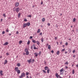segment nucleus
<instances>
[{"mask_svg":"<svg viewBox=\"0 0 78 78\" xmlns=\"http://www.w3.org/2000/svg\"><path fill=\"white\" fill-rule=\"evenodd\" d=\"M25 76V73H22L21 75L19 76L20 78H22V77H24Z\"/></svg>","mask_w":78,"mask_h":78,"instance_id":"f257e3e1","label":"nucleus"},{"mask_svg":"<svg viewBox=\"0 0 78 78\" xmlns=\"http://www.w3.org/2000/svg\"><path fill=\"white\" fill-rule=\"evenodd\" d=\"M25 52H26V54L27 55H29V51H28V49L26 48L25 49Z\"/></svg>","mask_w":78,"mask_h":78,"instance_id":"f03ea898","label":"nucleus"},{"mask_svg":"<svg viewBox=\"0 0 78 78\" xmlns=\"http://www.w3.org/2000/svg\"><path fill=\"white\" fill-rule=\"evenodd\" d=\"M20 10V9L19 8H17L16 9V11L17 12H19V11Z\"/></svg>","mask_w":78,"mask_h":78,"instance_id":"7ed1b4c3","label":"nucleus"},{"mask_svg":"<svg viewBox=\"0 0 78 78\" xmlns=\"http://www.w3.org/2000/svg\"><path fill=\"white\" fill-rule=\"evenodd\" d=\"M19 3L16 2L15 4V6L16 7H17V6H19Z\"/></svg>","mask_w":78,"mask_h":78,"instance_id":"20e7f679","label":"nucleus"},{"mask_svg":"<svg viewBox=\"0 0 78 78\" xmlns=\"http://www.w3.org/2000/svg\"><path fill=\"white\" fill-rule=\"evenodd\" d=\"M15 70L16 71V72H17L19 70V68H18V67H15Z\"/></svg>","mask_w":78,"mask_h":78,"instance_id":"39448f33","label":"nucleus"},{"mask_svg":"<svg viewBox=\"0 0 78 78\" xmlns=\"http://www.w3.org/2000/svg\"><path fill=\"white\" fill-rule=\"evenodd\" d=\"M27 25V23L24 24L23 25V28H25V27H26Z\"/></svg>","mask_w":78,"mask_h":78,"instance_id":"423d86ee","label":"nucleus"},{"mask_svg":"<svg viewBox=\"0 0 78 78\" xmlns=\"http://www.w3.org/2000/svg\"><path fill=\"white\" fill-rule=\"evenodd\" d=\"M3 73V71H0V74H1V75L2 76V75H3V74L2 73Z\"/></svg>","mask_w":78,"mask_h":78,"instance_id":"0eeeda50","label":"nucleus"},{"mask_svg":"<svg viewBox=\"0 0 78 78\" xmlns=\"http://www.w3.org/2000/svg\"><path fill=\"white\" fill-rule=\"evenodd\" d=\"M32 42L33 43H34V44H36V41L32 39Z\"/></svg>","mask_w":78,"mask_h":78,"instance_id":"6e6552de","label":"nucleus"},{"mask_svg":"<svg viewBox=\"0 0 78 78\" xmlns=\"http://www.w3.org/2000/svg\"><path fill=\"white\" fill-rule=\"evenodd\" d=\"M27 61L29 62V63H31V59H30V60H28Z\"/></svg>","mask_w":78,"mask_h":78,"instance_id":"1a4fd4ad","label":"nucleus"},{"mask_svg":"<svg viewBox=\"0 0 78 78\" xmlns=\"http://www.w3.org/2000/svg\"><path fill=\"white\" fill-rule=\"evenodd\" d=\"M55 76L56 77H57V78H59V75H58V73H56V74H55Z\"/></svg>","mask_w":78,"mask_h":78,"instance_id":"9d476101","label":"nucleus"},{"mask_svg":"<svg viewBox=\"0 0 78 78\" xmlns=\"http://www.w3.org/2000/svg\"><path fill=\"white\" fill-rule=\"evenodd\" d=\"M9 44L8 42H6V43H5L4 44V45H8Z\"/></svg>","mask_w":78,"mask_h":78,"instance_id":"9b49d317","label":"nucleus"},{"mask_svg":"<svg viewBox=\"0 0 78 78\" xmlns=\"http://www.w3.org/2000/svg\"><path fill=\"white\" fill-rule=\"evenodd\" d=\"M8 63V61L7 60H6L5 61V62H4V64H7Z\"/></svg>","mask_w":78,"mask_h":78,"instance_id":"f8f14e48","label":"nucleus"},{"mask_svg":"<svg viewBox=\"0 0 78 78\" xmlns=\"http://www.w3.org/2000/svg\"><path fill=\"white\" fill-rule=\"evenodd\" d=\"M37 44V45H40V43H39V41H37L36 42Z\"/></svg>","mask_w":78,"mask_h":78,"instance_id":"ddd939ff","label":"nucleus"},{"mask_svg":"<svg viewBox=\"0 0 78 78\" xmlns=\"http://www.w3.org/2000/svg\"><path fill=\"white\" fill-rule=\"evenodd\" d=\"M16 72H17V73L19 74V73H20V71L19 70H18Z\"/></svg>","mask_w":78,"mask_h":78,"instance_id":"4468645a","label":"nucleus"},{"mask_svg":"<svg viewBox=\"0 0 78 78\" xmlns=\"http://www.w3.org/2000/svg\"><path fill=\"white\" fill-rule=\"evenodd\" d=\"M44 69L45 70H47V69H48V67L45 66L44 67Z\"/></svg>","mask_w":78,"mask_h":78,"instance_id":"2eb2a0df","label":"nucleus"},{"mask_svg":"<svg viewBox=\"0 0 78 78\" xmlns=\"http://www.w3.org/2000/svg\"><path fill=\"white\" fill-rule=\"evenodd\" d=\"M27 24V26H29L30 25V22H28Z\"/></svg>","mask_w":78,"mask_h":78,"instance_id":"dca6fc26","label":"nucleus"},{"mask_svg":"<svg viewBox=\"0 0 78 78\" xmlns=\"http://www.w3.org/2000/svg\"><path fill=\"white\" fill-rule=\"evenodd\" d=\"M30 44V41L29 40H28L27 42V44L28 45H29Z\"/></svg>","mask_w":78,"mask_h":78,"instance_id":"f3484780","label":"nucleus"},{"mask_svg":"<svg viewBox=\"0 0 78 78\" xmlns=\"http://www.w3.org/2000/svg\"><path fill=\"white\" fill-rule=\"evenodd\" d=\"M48 49H49V50H50V49L51 48V47L50 45H49L48 46Z\"/></svg>","mask_w":78,"mask_h":78,"instance_id":"a211bd4d","label":"nucleus"},{"mask_svg":"<svg viewBox=\"0 0 78 78\" xmlns=\"http://www.w3.org/2000/svg\"><path fill=\"white\" fill-rule=\"evenodd\" d=\"M56 53H57V55H59V51H57Z\"/></svg>","mask_w":78,"mask_h":78,"instance_id":"6ab92c4d","label":"nucleus"},{"mask_svg":"<svg viewBox=\"0 0 78 78\" xmlns=\"http://www.w3.org/2000/svg\"><path fill=\"white\" fill-rule=\"evenodd\" d=\"M18 18H20V13L19 14H18Z\"/></svg>","mask_w":78,"mask_h":78,"instance_id":"aec40b11","label":"nucleus"},{"mask_svg":"<svg viewBox=\"0 0 78 78\" xmlns=\"http://www.w3.org/2000/svg\"><path fill=\"white\" fill-rule=\"evenodd\" d=\"M40 29H38V30L37 31V33H40Z\"/></svg>","mask_w":78,"mask_h":78,"instance_id":"412c9836","label":"nucleus"},{"mask_svg":"<svg viewBox=\"0 0 78 78\" xmlns=\"http://www.w3.org/2000/svg\"><path fill=\"white\" fill-rule=\"evenodd\" d=\"M50 72V69H48L47 70V72L48 73H49V72Z\"/></svg>","mask_w":78,"mask_h":78,"instance_id":"4be33fe9","label":"nucleus"},{"mask_svg":"<svg viewBox=\"0 0 78 78\" xmlns=\"http://www.w3.org/2000/svg\"><path fill=\"white\" fill-rule=\"evenodd\" d=\"M34 55L36 56V57H37V54L36 53H34Z\"/></svg>","mask_w":78,"mask_h":78,"instance_id":"5701e85b","label":"nucleus"},{"mask_svg":"<svg viewBox=\"0 0 78 78\" xmlns=\"http://www.w3.org/2000/svg\"><path fill=\"white\" fill-rule=\"evenodd\" d=\"M62 71H63V68L62 69L60 70V72H62Z\"/></svg>","mask_w":78,"mask_h":78,"instance_id":"b1692460","label":"nucleus"},{"mask_svg":"<svg viewBox=\"0 0 78 78\" xmlns=\"http://www.w3.org/2000/svg\"><path fill=\"white\" fill-rule=\"evenodd\" d=\"M17 66L18 67H20V63H19L17 65Z\"/></svg>","mask_w":78,"mask_h":78,"instance_id":"393cba45","label":"nucleus"},{"mask_svg":"<svg viewBox=\"0 0 78 78\" xmlns=\"http://www.w3.org/2000/svg\"><path fill=\"white\" fill-rule=\"evenodd\" d=\"M43 73H46V71H45L44 70H43Z\"/></svg>","mask_w":78,"mask_h":78,"instance_id":"a878e982","label":"nucleus"},{"mask_svg":"<svg viewBox=\"0 0 78 78\" xmlns=\"http://www.w3.org/2000/svg\"><path fill=\"white\" fill-rule=\"evenodd\" d=\"M42 22H44V21H45V18H43L42 19Z\"/></svg>","mask_w":78,"mask_h":78,"instance_id":"bb28decb","label":"nucleus"},{"mask_svg":"<svg viewBox=\"0 0 78 78\" xmlns=\"http://www.w3.org/2000/svg\"><path fill=\"white\" fill-rule=\"evenodd\" d=\"M22 41H19L20 44H22Z\"/></svg>","mask_w":78,"mask_h":78,"instance_id":"cd10ccee","label":"nucleus"},{"mask_svg":"<svg viewBox=\"0 0 78 78\" xmlns=\"http://www.w3.org/2000/svg\"><path fill=\"white\" fill-rule=\"evenodd\" d=\"M65 64H66L67 65H68V64H69V63H68V62H67L65 63Z\"/></svg>","mask_w":78,"mask_h":78,"instance_id":"c85d7f7f","label":"nucleus"},{"mask_svg":"<svg viewBox=\"0 0 78 78\" xmlns=\"http://www.w3.org/2000/svg\"><path fill=\"white\" fill-rule=\"evenodd\" d=\"M73 22H75V20H76V19L75 18H74L73 19Z\"/></svg>","mask_w":78,"mask_h":78,"instance_id":"c756f323","label":"nucleus"},{"mask_svg":"<svg viewBox=\"0 0 78 78\" xmlns=\"http://www.w3.org/2000/svg\"><path fill=\"white\" fill-rule=\"evenodd\" d=\"M13 11H16V8H13Z\"/></svg>","mask_w":78,"mask_h":78,"instance_id":"7c9ffc66","label":"nucleus"},{"mask_svg":"<svg viewBox=\"0 0 78 78\" xmlns=\"http://www.w3.org/2000/svg\"><path fill=\"white\" fill-rule=\"evenodd\" d=\"M29 74V73L28 72H27L26 73V75H27H27H28Z\"/></svg>","mask_w":78,"mask_h":78,"instance_id":"2f4dec72","label":"nucleus"},{"mask_svg":"<svg viewBox=\"0 0 78 78\" xmlns=\"http://www.w3.org/2000/svg\"><path fill=\"white\" fill-rule=\"evenodd\" d=\"M27 17H30V18H31V15H28V16H27Z\"/></svg>","mask_w":78,"mask_h":78,"instance_id":"473e14b6","label":"nucleus"},{"mask_svg":"<svg viewBox=\"0 0 78 78\" xmlns=\"http://www.w3.org/2000/svg\"><path fill=\"white\" fill-rule=\"evenodd\" d=\"M3 16L4 17H6V15L5 14H3Z\"/></svg>","mask_w":78,"mask_h":78,"instance_id":"72a5a7b5","label":"nucleus"},{"mask_svg":"<svg viewBox=\"0 0 78 78\" xmlns=\"http://www.w3.org/2000/svg\"><path fill=\"white\" fill-rule=\"evenodd\" d=\"M24 20L25 22H27V19H24Z\"/></svg>","mask_w":78,"mask_h":78,"instance_id":"f704fd0d","label":"nucleus"},{"mask_svg":"<svg viewBox=\"0 0 78 78\" xmlns=\"http://www.w3.org/2000/svg\"><path fill=\"white\" fill-rule=\"evenodd\" d=\"M34 50H37V48H36V47H34Z\"/></svg>","mask_w":78,"mask_h":78,"instance_id":"c9c22d12","label":"nucleus"},{"mask_svg":"<svg viewBox=\"0 0 78 78\" xmlns=\"http://www.w3.org/2000/svg\"><path fill=\"white\" fill-rule=\"evenodd\" d=\"M5 31H3L2 32V34H5Z\"/></svg>","mask_w":78,"mask_h":78,"instance_id":"e433bc0d","label":"nucleus"},{"mask_svg":"<svg viewBox=\"0 0 78 78\" xmlns=\"http://www.w3.org/2000/svg\"><path fill=\"white\" fill-rule=\"evenodd\" d=\"M42 32L40 33L39 34V35H40V36L42 35Z\"/></svg>","mask_w":78,"mask_h":78,"instance_id":"4c0bfd02","label":"nucleus"},{"mask_svg":"<svg viewBox=\"0 0 78 78\" xmlns=\"http://www.w3.org/2000/svg\"><path fill=\"white\" fill-rule=\"evenodd\" d=\"M32 47H33L34 48V47H35V44H33V45H32Z\"/></svg>","mask_w":78,"mask_h":78,"instance_id":"58836bf2","label":"nucleus"},{"mask_svg":"<svg viewBox=\"0 0 78 78\" xmlns=\"http://www.w3.org/2000/svg\"><path fill=\"white\" fill-rule=\"evenodd\" d=\"M51 52L52 53H54V51H53V50H52Z\"/></svg>","mask_w":78,"mask_h":78,"instance_id":"ea45409f","label":"nucleus"},{"mask_svg":"<svg viewBox=\"0 0 78 78\" xmlns=\"http://www.w3.org/2000/svg\"><path fill=\"white\" fill-rule=\"evenodd\" d=\"M32 38H33V37H32V36H30V39H32Z\"/></svg>","mask_w":78,"mask_h":78,"instance_id":"a19ab883","label":"nucleus"},{"mask_svg":"<svg viewBox=\"0 0 78 78\" xmlns=\"http://www.w3.org/2000/svg\"><path fill=\"white\" fill-rule=\"evenodd\" d=\"M6 32H9V30H8V29H7L6 30Z\"/></svg>","mask_w":78,"mask_h":78,"instance_id":"79ce46f5","label":"nucleus"},{"mask_svg":"<svg viewBox=\"0 0 78 78\" xmlns=\"http://www.w3.org/2000/svg\"><path fill=\"white\" fill-rule=\"evenodd\" d=\"M75 50H74L73 51V53H75Z\"/></svg>","mask_w":78,"mask_h":78,"instance_id":"37998d69","label":"nucleus"},{"mask_svg":"<svg viewBox=\"0 0 78 78\" xmlns=\"http://www.w3.org/2000/svg\"><path fill=\"white\" fill-rule=\"evenodd\" d=\"M66 50V49H62V51H64L65 50Z\"/></svg>","mask_w":78,"mask_h":78,"instance_id":"c03bdc74","label":"nucleus"},{"mask_svg":"<svg viewBox=\"0 0 78 78\" xmlns=\"http://www.w3.org/2000/svg\"><path fill=\"white\" fill-rule=\"evenodd\" d=\"M58 38L57 37H55V39L56 40Z\"/></svg>","mask_w":78,"mask_h":78,"instance_id":"a18cd8bd","label":"nucleus"},{"mask_svg":"<svg viewBox=\"0 0 78 78\" xmlns=\"http://www.w3.org/2000/svg\"><path fill=\"white\" fill-rule=\"evenodd\" d=\"M43 41H44V39H41V42H43Z\"/></svg>","mask_w":78,"mask_h":78,"instance_id":"49530a36","label":"nucleus"},{"mask_svg":"<svg viewBox=\"0 0 78 78\" xmlns=\"http://www.w3.org/2000/svg\"><path fill=\"white\" fill-rule=\"evenodd\" d=\"M74 70L73 69V74H74Z\"/></svg>","mask_w":78,"mask_h":78,"instance_id":"de8ad7c7","label":"nucleus"},{"mask_svg":"<svg viewBox=\"0 0 78 78\" xmlns=\"http://www.w3.org/2000/svg\"><path fill=\"white\" fill-rule=\"evenodd\" d=\"M34 61V59H33V61H32V63H33V62Z\"/></svg>","mask_w":78,"mask_h":78,"instance_id":"09e8293b","label":"nucleus"},{"mask_svg":"<svg viewBox=\"0 0 78 78\" xmlns=\"http://www.w3.org/2000/svg\"><path fill=\"white\" fill-rule=\"evenodd\" d=\"M60 74L61 75H63V73H61V72L60 73Z\"/></svg>","mask_w":78,"mask_h":78,"instance_id":"8fccbe9b","label":"nucleus"},{"mask_svg":"<svg viewBox=\"0 0 78 78\" xmlns=\"http://www.w3.org/2000/svg\"><path fill=\"white\" fill-rule=\"evenodd\" d=\"M48 26H50V24L49 23H48Z\"/></svg>","mask_w":78,"mask_h":78,"instance_id":"3c124183","label":"nucleus"},{"mask_svg":"<svg viewBox=\"0 0 78 78\" xmlns=\"http://www.w3.org/2000/svg\"><path fill=\"white\" fill-rule=\"evenodd\" d=\"M65 45H68V43H67V42L66 43Z\"/></svg>","mask_w":78,"mask_h":78,"instance_id":"603ef678","label":"nucleus"},{"mask_svg":"<svg viewBox=\"0 0 78 78\" xmlns=\"http://www.w3.org/2000/svg\"><path fill=\"white\" fill-rule=\"evenodd\" d=\"M16 34H19V32L18 31H17Z\"/></svg>","mask_w":78,"mask_h":78,"instance_id":"864d4df0","label":"nucleus"},{"mask_svg":"<svg viewBox=\"0 0 78 78\" xmlns=\"http://www.w3.org/2000/svg\"><path fill=\"white\" fill-rule=\"evenodd\" d=\"M65 54H67V51H66L65 52Z\"/></svg>","mask_w":78,"mask_h":78,"instance_id":"5fc2aeb1","label":"nucleus"},{"mask_svg":"<svg viewBox=\"0 0 78 78\" xmlns=\"http://www.w3.org/2000/svg\"><path fill=\"white\" fill-rule=\"evenodd\" d=\"M58 76H59V78H62V77H61V76H59V75H58Z\"/></svg>","mask_w":78,"mask_h":78,"instance_id":"6e6d98bb","label":"nucleus"},{"mask_svg":"<svg viewBox=\"0 0 78 78\" xmlns=\"http://www.w3.org/2000/svg\"><path fill=\"white\" fill-rule=\"evenodd\" d=\"M6 55H9V53H6Z\"/></svg>","mask_w":78,"mask_h":78,"instance_id":"4d7b16f0","label":"nucleus"},{"mask_svg":"<svg viewBox=\"0 0 78 78\" xmlns=\"http://www.w3.org/2000/svg\"><path fill=\"white\" fill-rule=\"evenodd\" d=\"M39 55H41V51H40L39 53Z\"/></svg>","mask_w":78,"mask_h":78,"instance_id":"13d9d810","label":"nucleus"},{"mask_svg":"<svg viewBox=\"0 0 78 78\" xmlns=\"http://www.w3.org/2000/svg\"><path fill=\"white\" fill-rule=\"evenodd\" d=\"M43 4V2H41V5Z\"/></svg>","mask_w":78,"mask_h":78,"instance_id":"bf43d9fd","label":"nucleus"},{"mask_svg":"<svg viewBox=\"0 0 78 78\" xmlns=\"http://www.w3.org/2000/svg\"><path fill=\"white\" fill-rule=\"evenodd\" d=\"M73 58H75V55H73Z\"/></svg>","mask_w":78,"mask_h":78,"instance_id":"052dcab7","label":"nucleus"},{"mask_svg":"<svg viewBox=\"0 0 78 78\" xmlns=\"http://www.w3.org/2000/svg\"><path fill=\"white\" fill-rule=\"evenodd\" d=\"M31 48L33 49V47L32 46H31Z\"/></svg>","mask_w":78,"mask_h":78,"instance_id":"680f3d73","label":"nucleus"},{"mask_svg":"<svg viewBox=\"0 0 78 78\" xmlns=\"http://www.w3.org/2000/svg\"><path fill=\"white\" fill-rule=\"evenodd\" d=\"M67 68H68V67L67 66H66L65 67V68H66V69H67Z\"/></svg>","mask_w":78,"mask_h":78,"instance_id":"e2e57ef3","label":"nucleus"},{"mask_svg":"<svg viewBox=\"0 0 78 78\" xmlns=\"http://www.w3.org/2000/svg\"><path fill=\"white\" fill-rule=\"evenodd\" d=\"M1 22H2V21H3V19H1Z\"/></svg>","mask_w":78,"mask_h":78,"instance_id":"0e129e2a","label":"nucleus"},{"mask_svg":"<svg viewBox=\"0 0 78 78\" xmlns=\"http://www.w3.org/2000/svg\"><path fill=\"white\" fill-rule=\"evenodd\" d=\"M76 67H78V64H77V65H76Z\"/></svg>","mask_w":78,"mask_h":78,"instance_id":"69168bd1","label":"nucleus"},{"mask_svg":"<svg viewBox=\"0 0 78 78\" xmlns=\"http://www.w3.org/2000/svg\"><path fill=\"white\" fill-rule=\"evenodd\" d=\"M44 64H46V62H45V61H44Z\"/></svg>","mask_w":78,"mask_h":78,"instance_id":"338daca9","label":"nucleus"},{"mask_svg":"<svg viewBox=\"0 0 78 78\" xmlns=\"http://www.w3.org/2000/svg\"><path fill=\"white\" fill-rule=\"evenodd\" d=\"M48 44H46V46H48Z\"/></svg>","mask_w":78,"mask_h":78,"instance_id":"774afa93","label":"nucleus"}]
</instances>
